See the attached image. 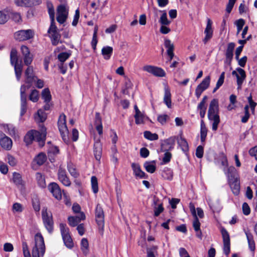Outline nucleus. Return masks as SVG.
Wrapping results in <instances>:
<instances>
[{
  "instance_id": "nucleus-61",
  "label": "nucleus",
  "mask_w": 257,
  "mask_h": 257,
  "mask_svg": "<svg viewBox=\"0 0 257 257\" xmlns=\"http://www.w3.org/2000/svg\"><path fill=\"white\" fill-rule=\"evenodd\" d=\"M172 157L171 154L169 152H166L164 154V157L163 158L162 161L164 164H167L170 161V160Z\"/></svg>"
},
{
  "instance_id": "nucleus-7",
  "label": "nucleus",
  "mask_w": 257,
  "mask_h": 257,
  "mask_svg": "<svg viewBox=\"0 0 257 257\" xmlns=\"http://www.w3.org/2000/svg\"><path fill=\"white\" fill-rule=\"evenodd\" d=\"M58 126L59 130L61 134L62 138L65 143H68V130L66 123V116L64 114H61L59 118L58 121Z\"/></svg>"
},
{
  "instance_id": "nucleus-39",
  "label": "nucleus",
  "mask_w": 257,
  "mask_h": 257,
  "mask_svg": "<svg viewBox=\"0 0 257 257\" xmlns=\"http://www.w3.org/2000/svg\"><path fill=\"white\" fill-rule=\"evenodd\" d=\"M207 134V128L203 120L201 121L200 124V138L202 142H204Z\"/></svg>"
},
{
  "instance_id": "nucleus-18",
  "label": "nucleus",
  "mask_w": 257,
  "mask_h": 257,
  "mask_svg": "<svg viewBox=\"0 0 257 257\" xmlns=\"http://www.w3.org/2000/svg\"><path fill=\"white\" fill-rule=\"evenodd\" d=\"M21 52L24 57V63L26 65H29L33 61V56L30 54L28 47L23 45L21 48Z\"/></svg>"
},
{
  "instance_id": "nucleus-22",
  "label": "nucleus",
  "mask_w": 257,
  "mask_h": 257,
  "mask_svg": "<svg viewBox=\"0 0 257 257\" xmlns=\"http://www.w3.org/2000/svg\"><path fill=\"white\" fill-rule=\"evenodd\" d=\"M85 219V215L83 212H80L75 216H70L68 218L69 224L73 227L77 226L81 220Z\"/></svg>"
},
{
  "instance_id": "nucleus-23",
  "label": "nucleus",
  "mask_w": 257,
  "mask_h": 257,
  "mask_svg": "<svg viewBox=\"0 0 257 257\" xmlns=\"http://www.w3.org/2000/svg\"><path fill=\"white\" fill-rule=\"evenodd\" d=\"M2 136L3 137L0 139L1 147L6 150H10L12 148L13 145L12 140L5 134H3Z\"/></svg>"
},
{
  "instance_id": "nucleus-17",
  "label": "nucleus",
  "mask_w": 257,
  "mask_h": 257,
  "mask_svg": "<svg viewBox=\"0 0 257 257\" xmlns=\"http://www.w3.org/2000/svg\"><path fill=\"white\" fill-rule=\"evenodd\" d=\"M48 189L55 198L58 200L61 199V190L60 187L56 183H51L48 186Z\"/></svg>"
},
{
  "instance_id": "nucleus-40",
  "label": "nucleus",
  "mask_w": 257,
  "mask_h": 257,
  "mask_svg": "<svg viewBox=\"0 0 257 257\" xmlns=\"http://www.w3.org/2000/svg\"><path fill=\"white\" fill-rule=\"evenodd\" d=\"M11 63L12 65L15 66L16 64H20L18 63V58L17 56V51L15 49H12L10 54Z\"/></svg>"
},
{
  "instance_id": "nucleus-62",
  "label": "nucleus",
  "mask_w": 257,
  "mask_h": 257,
  "mask_svg": "<svg viewBox=\"0 0 257 257\" xmlns=\"http://www.w3.org/2000/svg\"><path fill=\"white\" fill-rule=\"evenodd\" d=\"M236 0H228V3L226 6V11L230 13L234 5Z\"/></svg>"
},
{
  "instance_id": "nucleus-15",
  "label": "nucleus",
  "mask_w": 257,
  "mask_h": 257,
  "mask_svg": "<svg viewBox=\"0 0 257 257\" xmlns=\"http://www.w3.org/2000/svg\"><path fill=\"white\" fill-rule=\"evenodd\" d=\"M213 33L212 22L210 19L208 18L206 26L204 30L205 37L203 40L204 44H206L212 38Z\"/></svg>"
},
{
  "instance_id": "nucleus-53",
  "label": "nucleus",
  "mask_w": 257,
  "mask_h": 257,
  "mask_svg": "<svg viewBox=\"0 0 257 257\" xmlns=\"http://www.w3.org/2000/svg\"><path fill=\"white\" fill-rule=\"evenodd\" d=\"M70 56V54L67 52L60 53L58 55V59L60 61V63H63L67 59L69 58Z\"/></svg>"
},
{
  "instance_id": "nucleus-25",
  "label": "nucleus",
  "mask_w": 257,
  "mask_h": 257,
  "mask_svg": "<svg viewBox=\"0 0 257 257\" xmlns=\"http://www.w3.org/2000/svg\"><path fill=\"white\" fill-rule=\"evenodd\" d=\"M2 127L4 131L12 137L15 138H19L17 134V130L13 125L11 124H4L2 125Z\"/></svg>"
},
{
  "instance_id": "nucleus-11",
  "label": "nucleus",
  "mask_w": 257,
  "mask_h": 257,
  "mask_svg": "<svg viewBox=\"0 0 257 257\" xmlns=\"http://www.w3.org/2000/svg\"><path fill=\"white\" fill-rule=\"evenodd\" d=\"M35 32L31 29L20 30L14 34L16 40L19 41H26L34 37Z\"/></svg>"
},
{
  "instance_id": "nucleus-57",
  "label": "nucleus",
  "mask_w": 257,
  "mask_h": 257,
  "mask_svg": "<svg viewBox=\"0 0 257 257\" xmlns=\"http://www.w3.org/2000/svg\"><path fill=\"white\" fill-rule=\"evenodd\" d=\"M157 247L154 246L151 248H147V257H155V253L157 252Z\"/></svg>"
},
{
  "instance_id": "nucleus-13",
  "label": "nucleus",
  "mask_w": 257,
  "mask_h": 257,
  "mask_svg": "<svg viewBox=\"0 0 257 257\" xmlns=\"http://www.w3.org/2000/svg\"><path fill=\"white\" fill-rule=\"evenodd\" d=\"M143 69L149 73L157 77H164L166 75L165 71L161 68L152 66L146 65L143 67Z\"/></svg>"
},
{
  "instance_id": "nucleus-56",
  "label": "nucleus",
  "mask_w": 257,
  "mask_h": 257,
  "mask_svg": "<svg viewBox=\"0 0 257 257\" xmlns=\"http://www.w3.org/2000/svg\"><path fill=\"white\" fill-rule=\"evenodd\" d=\"M48 13L50 16L51 23H55V11L52 5L48 6Z\"/></svg>"
},
{
  "instance_id": "nucleus-54",
  "label": "nucleus",
  "mask_w": 257,
  "mask_h": 257,
  "mask_svg": "<svg viewBox=\"0 0 257 257\" xmlns=\"http://www.w3.org/2000/svg\"><path fill=\"white\" fill-rule=\"evenodd\" d=\"M24 207L19 203H15L12 206V210L14 213H21L23 211Z\"/></svg>"
},
{
  "instance_id": "nucleus-26",
  "label": "nucleus",
  "mask_w": 257,
  "mask_h": 257,
  "mask_svg": "<svg viewBox=\"0 0 257 257\" xmlns=\"http://www.w3.org/2000/svg\"><path fill=\"white\" fill-rule=\"evenodd\" d=\"M94 125L96 130L98 134L101 136L103 134V126L102 123V119L99 113L96 112L95 116Z\"/></svg>"
},
{
  "instance_id": "nucleus-34",
  "label": "nucleus",
  "mask_w": 257,
  "mask_h": 257,
  "mask_svg": "<svg viewBox=\"0 0 257 257\" xmlns=\"http://www.w3.org/2000/svg\"><path fill=\"white\" fill-rule=\"evenodd\" d=\"M144 167L148 173H153L156 169V162L155 161H147L144 163Z\"/></svg>"
},
{
  "instance_id": "nucleus-5",
  "label": "nucleus",
  "mask_w": 257,
  "mask_h": 257,
  "mask_svg": "<svg viewBox=\"0 0 257 257\" xmlns=\"http://www.w3.org/2000/svg\"><path fill=\"white\" fill-rule=\"evenodd\" d=\"M235 171V168L232 166L227 168L226 170H224L225 174L227 176L228 183L233 193L235 195H237L240 191V184L237 178L235 177L233 174Z\"/></svg>"
},
{
  "instance_id": "nucleus-60",
  "label": "nucleus",
  "mask_w": 257,
  "mask_h": 257,
  "mask_svg": "<svg viewBox=\"0 0 257 257\" xmlns=\"http://www.w3.org/2000/svg\"><path fill=\"white\" fill-rule=\"evenodd\" d=\"M30 0H15L17 5L21 7H29Z\"/></svg>"
},
{
  "instance_id": "nucleus-29",
  "label": "nucleus",
  "mask_w": 257,
  "mask_h": 257,
  "mask_svg": "<svg viewBox=\"0 0 257 257\" xmlns=\"http://www.w3.org/2000/svg\"><path fill=\"white\" fill-rule=\"evenodd\" d=\"M164 45L165 47L167 49V53L168 56L170 57L169 61H170L171 60H172L174 56V54L173 52L174 49V46L173 44L171 43V41L168 39L165 40Z\"/></svg>"
},
{
  "instance_id": "nucleus-9",
  "label": "nucleus",
  "mask_w": 257,
  "mask_h": 257,
  "mask_svg": "<svg viewBox=\"0 0 257 257\" xmlns=\"http://www.w3.org/2000/svg\"><path fill=\"white\" fill-rule=\"evenodd\" d=\"M60 229L65 245L69 248L73 246V242L69 234V228L65 224L61 223Z\"/></svg>"
},
{
  "instance_id": "nucleus-59",
  "label": "nucleus",
  "mask_w": 257,
  "mask_h": 257,
  "mask_svg": "<svg viewBox=\"0 0 257 257\" xmlns=\"http://www.w3.org/2000/svg\"><path fill=\"white\" fill-rule=\"evenodd\" d=\"M219 157L222 166L227 167L228 166V161L226 156L223 153H221L220 154Z\"/></svg>"
},
{
  "instance_id": "nucleus-28",
  "label": "nucleus",
  "mask_w": 257,
  "mask_h": 257,
  "mask_svg": "<svg viewBox=\"0 0 257 257\" xmlns=\"http://www.w3.org/2000/svg\"><path fill=\"white\" fill-rule=\"evenodd\" d=\"M236 71L238 73V75L236 77L237 88L240 89L242 84L246 77L245 72L243 69L240 68H237Z\"/></svg>"
},
{
  "instance_id": "nucleus-37",
  "label": "nucleus",
  "mask_w": 257,
  "mask_h": 257,
  "mask_svg": "<svg viewBox=\"0 0 257 257\" xmlns=\"http://www.w3.org/2000/svg\"><path fill=\"white\" fill-rule=\"evenodd\" d=\"M135 122L137 124L144 123L149 118L142 112L135 115Z\"/></svg>"
},
{
  "instance_id": "nucleus-58",
  "label": "nucleus",
  "mask_w": 257,
  "mask_h": 257,
  "mask_svg": "<svg viewBox=\"0 0 257 257\" xmlns=\"http://www.w3.org/2000/svg\"><path fill=\"white\" fill-rule=\"evenodd\" d=\"M169 116L167 114H161L158 116V121L162 124L164 125L166 123Z\"/></svg>"
},
{
  "instance_id": "nucleus-55",
  "label": "nucleus",
  "mask_w": 257,
  "mask_h": 257,
  "mask_svg": "<svg viewBox=\"0 0 257 257\" xmlns=\"http://www.w3.org/2000/svg\"><path fill=\"white\" fill-rule=\"evenodd\" d=\"M244 24H245V21L242 19H240L235 21V24L237 27V34H238L240 33V32L242 30Z\"/></svg>"
},
{
  "instance_id": "nucleus-51",
  "label": "nucleus",
  "mask_w": 257,
  "mask_h": 257,
  "mask_svg": "<svg viewBox=\"0 0 257 257\" xmlns=\"http://www.w3.org/2000/svg\"><path fill=\"white\" fill-rule=\"evenodd\" d=\"M144 137L150 141H155L158 139V136L157 134L155 133L152 134L149 131H146L144 132Z\"/></svg>"
},
{
  "instance_id": "nucleus-44",
  "label": "nucleus",
  "mask_w": 257,
  "mask_h": 257,
  "mask_svg": "<svg viewBox=\"0 0 257 257\" xmlns=\"http://www.w3.org/2000/svg\"><path fill=\"white\" fill-rule=\"evenodd\" d=\"M47 157L45 154L41 153L35 158L34 161L39 165H42L46 161Z\"/></svg>"
},
{
  "instance_id": "nucleus-8",
  "label": "nucleus",
  "mask_w": 257,
  "mask_h": 257,
  "mask_svg": "<svg viewBox=\"0 0 257 257\" xmlns=\"http://www.w3.org/2000/svg\"><path fill=\"white\" fill-rule=\"evenodd\" d=\"M49 37L53 45L56 46L60 42L61 35L55 23H51L48 30Z\"/></svg>"
},
{
  "instance_id": "nucleus-27",
  "label": "nucleus",
  "mask_w": 257,
  "mask_h": 257,
  "mask_svg": "<svg viewBox=\"0 0 257 257\" xmlns=\"http://www.w3.org/2000/svg\"><path fill=\"white\" fill-rule=\"evenodd\" d=\"M244 232L245 234V235H246V238L247 240L248 245L249 249L251 251H254L255 250V242L253 240V237L252 234L250 232V231L248 229L247 230L244 229Z\"/></svg>"
},
{
  "instance_id": "nucleus-3",
  "label": "nucleus",
  "mask_w": 257,
  "mask_h": 257,
  "mask_svg": "<svg viewBox=\"0 0 257 257\" xmlns=\"http://www.w3.org/2000/svg\"><path fill=\"white\" fill-rule=\"evenodd\" d=\"M46 247L44 238L40 232L37 233L32 243V257H43L45 254Z\"/></svg>"
},
{
  "instance_id": "nucleus-63",
  "label": "nucleus",
  "mask_w": 257,
  "mask_h": 257,
  "mask_svg": "<svg viewBox=\"0 0 257 257\" xmlns=\"http://www.w3.org/2000/svg\"><path fill=\"white\" fill-rule=\"evenodd\" d=\"M8 19L7 14L5 12L0 11V24H5L7 22Z\"/></svg>"
},
{
  "instance_id": "nucleus-24",
  "label": "nucleus",
  "mask_w": 257,
  "mask_h": 257,
  "mask_svg": "<svg viewBox=\"0 0 257 257\" xmlns=\"http://www.w3.org/2000/svg\"><path fill=\"white\" fill-rule=\"evenodd\" d=\"M163 101L169 108H171V94L170 90L168 86H165L164 87V95L163 98Z\"/></svg>"
},
{
  "instance_id": "nucleus-10",
  "label": "nucleus",
  "mask_w": 257,
  "mask_h": 257,
  "mask_svg": "<svg viewBox=\"0 0 257 257\" xmlns=\"http://www.w3.org/2000/svg\"><path fill=\"white\" fill-rule=\"evenodd\" d=\"M69 13V7L65 5H61L57 9L56 19L58 23L63 24L67 20Z\"/></svg>"
},
{
  "instance_id": "nucleus-35",
  "label": "nucleus",
  "mask_w": 257,
  "mask_h": 257,
  "mask_svg": "<svg viewBox=\"0 0 257 257\" xmlns=\"http://www.w3.org/2000/svg\"><path fill=\"white\" fill-rule=\"evenodd\" d=\"M94 154L95 159L99 161L100 160L101 156L102 148L99 141L96 142L94 145Z\"/></svg>"
},
{
  "instance_id": "nucleus-52",
  "label": "nucleus",
  "mask_w": 257,
  "mask_h": 257,
  "mask_svg": "<svg viewBox=\"0 0 257 257\" xmlns=\"http://www.w3.org/2000/svg\"><path fill=\"white\" fill-rule=\"evenodd\" d=\"M159 22L162 25H169L171 23V21L167 19V13L165 11L161 16Z\"/></svg>"
},
{
  "instance_id": "nucleus-19",
  "label": "nucleus",
  "mask_w": 257,
  "mask_h": 257,
  "mask_svg": "<svg viewBox=\"0 0 257 257\" xmlns=\"http://www.w3.org/2000/svg\"><path fill=\"white\" fill-rule=\"evenodd\" d=\"M132 168L133 173L136 178L143 179L147 178L148 175L143 171L139 164L133 163L132 164Z\"/></svg>"
},
{
  "instance_id": "nucleus-20",
  "label": "nucleus",
  "mask_w": 257,
  "mask_h": 257,
  "mask_svg": "<svg viewBox=\"0 0 257 257\" xmlns=\"http://www.w3.org/2000/svg\"><path fill=\"white\" fill-rule=\"evenodd\" d=\"M222 235L223 239V251L227 255L230 252V238L227 231L225 229L222 230Z\"/></svg>"
},
{
  "instance_id": "nucleus-46",
  "label": "nucleus",
  "mask_w": 257,
  "mask_h": 257,
  "mask_svg": "<svg viewBox=\"0 0 257 257\" xmlns=\"http://www.w3.org/2000/svg\"><path fill=\"white\" fill-rule=\"evenodd\" d=\"M29 98L33 102H37L39 99V92L36 89L32 90L29 95Z\"/></svg>"
},
{
  "instance_id": "nucleus-50",
  "label": "nucleus",
  "mask_w": 257,
  "mask_h": 257,
  "mask_svg": "<svg viewBox=\"0 0 257 257\" xmlns=\"http://www.w3.org/2000/svg\"><path fill=\"white\" fill-rule=\"evenodd\" d=\"M22 67L23 66L21 63H20V64L15 65L14 67L16 78L18 81L20 80L21 77Z\"/></svg>"
},
{
  "instance_id": "nucleus-21",
  "label": "nucleus",
  "mask_w": 257,
  "mask_h": 257,
  "mask_svg": "<svg viewBox=\"0 0 257 257\" xmlns=\"http://www.w3.org/2000/svg\"><path fill=\"white\" fill-rule=\"evenodd\" d=\"M189 208L190 211L194 217V221L193 222V226L195 231H199L200 227V223L199 221L198 217H197L196 209L194 204L192 203L189 204Z\"/></svg>"
},
{
  "instance_id": "nucleus-43",
  "label": "nucleus",
  "mask_w": 257,
  "mask_h": 257,
  "mask_svg": "<svg viewBox=\"0 0 257 257\" xmlns=\"http://www.w3.org/2000/svg\"><path fill=\"white\" fill-rule=\"evenodd\" d=\"M42 98L45 102H50L51 95L48 88H45L42 92Z\"/></svg>"
},
{
  "instance_id": "nucleus-12",
  "label": "nucleus",
  "mask_w": 257,
  "mask_h": 257,
  "mask_svg": "<svg viewBox=\"0 0 257 257\" xmlns=\"http://www.w3.org/2000/svg\"><path fill=\"white\" fill-rule=\"evenodd\" d=\"M95 216L99 228L103 230L104 226V215L103 210L99 204H97L96 207Z\"/></svg>"
},
{
  "instance_id": "nucleus-36",
  "label": "nucleus",
  "mask_w": 257,
  "mask_h": 257,
  "mask_svg": "<svg viewBox=\"0 0 257 257\" xmlns=\"http://www.w3.org/2000/svg\"><path fill=\"white\" fill-rule=\"evenodd\" d=\"M162 177L165 180H172L173 177L172 170L167 167H165L161 173Z\"/></svg>"
},
{
  "instance_id": "nucleus-41",
  "label": "nucleus",
  "mask_w": 257,
  "mask_h": 257,
  "mask_svg": "<svg viewBox=\"0 0 257 257\" xmlns=\"http://www.w3.org/2000/svg\"><path fill=\"white\" fill-rule=\"evenodd\" d=\"M235 44L231 42L228 44L227 49L225 52V57H232L233 56V51L235 47Z\"/></svg>"
},
{
  "instance_id": "nucleus-49",
  "label": "nucleus",
  "mask_w": 257,
  "mask_h": 257,
  "mask_svg": "<svg viewBox=\"0 0 257 257\" xmlns=\"http://www.w3.org/2000/svg\"><path fill=\"white\" fill-rule=\"evenodd\" d=\"M91 184L93 192L97 193L98 191V182L97 178L95 176H92L91 178Z\"/></svg>"
},
{
  "instance_id": "nucleus-2",
  "label": "nucleus",
  "mask_w": 257,
  "mask_h": 257,
  "mask_svg": "<svg viewBox=\"0 0 257 257\" xmlns=\"http://www.w3.org/2000/svg\"><path fill=\"white\" fill-rule=\"evenodd\" d=\"M41 127L40 132L36 130H31L29 131L24 137V142L28 145L31 144L33 141H36L41 147L44 146L45 138L46 136V128L43 126V124L40 125Z\"/></svg>"
},
{
  "instance_id": "nucleus-47",
  "label": "nucleus",
  "mask_w": 257,
  "mask_h": 257,
  "mask_svg": "<svg viewBox=\"0 0 257 257\" xmlns=\"http://www.w3.org/2000/svg\"><path fill=\"white\" fill-rule=\"evenodd\" d=\"M68 170L71 175L74 178H77L79 176L78 173L77 172L74 166L71 163H69L67 165Z\"/></svg>"
},
{
  "instance_id": "nucleus-48",
  "label": "nucleus",
  "mask_w": 257,
  "mask_h": 257,
  "mask_svg": "<svg viewBox=\"0 0 257 257\" xmlns=\"http://www.w3.org/2000/svg\"><path fill=\"white\" fill-rule=\"evenodd\" d=\"M81 248L84 254H86L88 253V242L85 238H83L81 240Z\"/></svg>"
},
{
  "instance_id": "nucleus-1",
  "label": "nucleus",
  "mask_w": 257,
  "mask_h": 257,
  "mask_svg": "<svg viewBox=\"0 0 257 257\" xmlns=\"http://www.w3.org/2000/svg\"><path fill=\"white\" fill-rule=\"evenodd\" d=\"M26 83L29 84L27 86L23 85L21 87V115L23 116L27 110V95L26 91L31 86V84L36 81V76L33 74V68L29 66L25 71Z\"/></svg>"
},
{
  "instance_id": "nucleus-33",
  "label": "nucleus",
  "mask_w": 257,
  "mask_h": 257,
  "mask_svg": "<svg viewBox=\"0 0 257 257\" xmlns=\"http://www.w3.org/2000/svg\"><path fill=\"white\" fill-rule=\"evenodd\" d=\"M113 53V48L110 46L103 47L101 49V54L105 60H109Z\"/></svg>"
},
{
  "instance_id": "nucleus-4",
  "label": "nucleus",
  "mask_w": 257,
  "mask_h": 257,
  "mask_svg": "<svg viewBox=\"0 0 257 257\" xmlns=\"http://www.w3.org/2000/svg\"><path fill=\"white\" fill-rule=\"evenodd\" d=\"M218 110V101L217 99H213L211 100L209 105L208 117L210 121L213 122L212 130L214 131L217 130L218 125L220 122Z\"/></svg>"
},
{
  "instance_id": "nucleus-64",
  "label": "nucleus",
  "mask_w": 257,
  "mask_h": 257,
  "mask_svg": "<svg viewBox=\"0 0 257 257\" xmlns=\"http://www.w3.org/2000/svg\"><path fill=\"white\" fill-rule=\"evenodd\" d=\"M203 148L201 146H199L196 151V155L198 158H201L203 156Z\"/></svg>"
},
{
  "instance_id": "nucleus-6",
  "label": "nucleus",
  "mask_w": 257,
  "mask_h": 257,
  "mask_svg": "<svg viewBox=\"0 0 257 257\" xmlns=\"http://www.w3.org/2000/svg\"><path fill=\"white\" fill-rule=\"evenodd\" d=\"M42 216L46 229L49 233H52L53 230L54 222L51 212L48 211L47 208L44 207L42 210Z\"/></svg>"
},
{
  "instance_id": "nucleus-38",
  "label": "nucleus",
  "mask_w": 257,
  "mask_h": 257,
  "mask_svg": "<svg viewBox=\"0 0 257 257\" xmlns=\"http://www.w3.org/2000/svg\"><path fill=\"white\" fill-rule=\"evenodd\" d=\"M35 119L37 122H43L47 117L46 113L42 109H39L37 113L35 115Z\"/></svg>"
},
{
  "instance_id": "nucleus-16",
  "label": "nucleus",
  "mask_w": 257,
  "mask_h": 257,
  "mask_svg": "<svg viewBox=\"0 0 257 257\" xmlns=\"http://www.w3.org/2000/svg\"><path fill=\"white\" fill-rule=\"evenodd\" d=\"M58 179L61 183L65 186L69 187L71 181L66 175V171L61 166L59 167L58 172Z\"/></svg>"
},
{
  "instance_id": "nucleus-31",
  "label": "nucleus",
  "mask_w": 257,
  "mask_h": 257,
  "mask_svg": "<svg viewBox=\"0 0 257 257\" xmlns=\"http://www.w3.org/2000/svg\"><path fill=\"white\" fill-rule=\"evenodd\" d=\"M154 204V215L156 216H159L164 210L162 204L160 202L159 200L157 198H154L153 200Z\"/></svg>"
},
{
  "instance_id": "nucleus-14",
  "label": "nucleus",
  "mask_w": 257,
  "mask_h": 257,
  "mask_svg": "<svg viewBox=\"0 0 257 257\" xmlns=\"http://www.w3.org/2000/svg\"><path fill=\"white\" fill-rule=\"evenodd\" d=\"M210 82V77L208 76L206 77L201 83L197 86L195 90V95L198 98L200 97L202 93L208 88Z\"/></svg>"
},
{
  "instance_id": "nucleus-32",
  "label": "nucleus",
  "mask_w": 257,
  "mask_h": 257,
  "mask_svg": "<svg viewBox=\"0 0 257 257\" xmlns=\"http://www.w3.org/2000/svg\"><path fill=\"white\" fill-rule=\"evenodd\" d=\"M175 143V137H172L165 140L162 145V149L164 150H172L173 149Z\"/></svg>"
},
{
  "instance_id": "nucleus-30",
  "label": "nucleus",
  "mask_w": 257,
  "mask_h": 257,
  "mask_svg": "<svg viewBox=\"0 0 257 257\" xmlns=\"http://www.w3.org/2000/svg\"><path fill=\"white\" fill-rule=\"evenodd\" d=\"M12 181L19 187L22 188L25 186V182L22 180L21 175L19 173H13Z\"/></svg>"
},
{
  "instance_id": "nucleus-42",
  "label": "nucleus",
  "mask_w": 257,
  "mask_h": 257,
  "mask_svg": "<svg viewBox=\"0 0 257 257\" xmlns=\"http://www.w3.org/2000/svg\"><path fill=\"white\" fill-rule=\"evenodd\" d=\"M36 178L40 187L45 188L46 187L45 179L41 173H37L36 174Z\"/></svg>"
},
{
  "instance_id": "nucleus-45",
  "label": "nucleus",
  "mask_w": 257,
  "mask_h": 257,
  "mask_svg": "<svg viewBox=\"0 0 257 257\" xmlns=\"http://www.w3.org/2000/svg\"><path fill=\"white\" fill-rule=\"evenodd\" d=\"M178 143L184 152H186L188 151V145L185 139L180 137L178 140Z\"/></svg>"
}]
</instances>
